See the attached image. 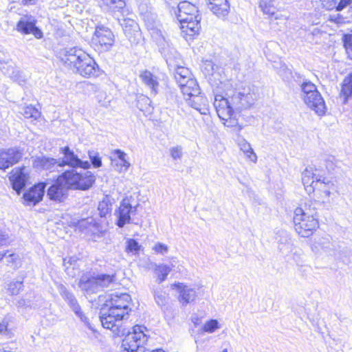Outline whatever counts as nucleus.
Masks as SVG:
<instances>
[{"label":"nucleus","mask_w":352,"mask_h":352,"mask_svg":"<svg viewBox=\"0 0 352 352\" xmlns=\"http://www.w3.org/2000/svg\"><path fill=\"white\" fill-rule=\"evenodd\" d=\"M171 288L178 294L177 300L182 306L195 302L198 298L199 288L192 287L184 283H174Z\"/></svg>","instance_id":"ddd939ff"},{"label":"nucleus","mask_w":352,"mask_h":352,"mask_svg":"<svg viewBox=\"0 0 352 352\" xmlns=\"http://www.w3.org/2000/svg\"><path fill=\"white\" fill-rule=\"evenodd\" d=\"M58 292L60 296L65 299V301H67L68 305L74 312L76 316H78L86 326H87L89 329H91L89 319L81 310V307L79 305L78 300L74 295L72 292H69L63 285H59Z\"/></svg>","instance_id":"4468645a"},{"label":"nucleus","mask_w":352,"mask_h":352,"mask_svg":"<svg viewBox=\"0 0 352 352\" xmlns=\"http://www.w3.org/2000/svg\"><path fill=\"white\" fill-rule=\"evenodd\" d=\"M154 270L157 276L158 283H161L166 279L168 274L172 270V267L167 265L160 264L155 265Z\"/></svg>","instance_id":"f704fd0d"},{"label":"nucleus","mask_w":352,"mask_h":352,"mask_svg":"<svg viewBox=\"0 0 352 352\" xmlns=\"http://www.w3.org/2000/svg\"><path fill=\"white\" fill-rule=\"evenodd\" d=\"M214 107L220 119L230 118L232 116L233 109L231 100L229 101L221 95H217L214 98Z\"/></svg>","instance_id":"5701e85b"},{"label":"nucleus","mask_w":352,"mask_h":352,"mask_svg":"<svg viewBox=\"0 0 352 352\" xmlns=\"http://www.w3.org/2000/svg\"><path fill=\"white\" fill-rule=\"evenodd\" d=\"M87 221L85 219H82L78 222V226L80 227L85 226L87 224Z\"/></svg>","instance_id":"680f3d73"},{"label":"nucleus","mask_w":352,"mask_h":352,"mask_svg":"<svg viewBox=\"0 0 352 352\" xmlns=\"http://www.w3.org/2000/svg\"><path fill=\"white\" fill-rule=\"evenodd\" d=\"M96 98L97 99L98 102L102 107H108L110 105L111 96H109L104 91L101 90L98 87H96Z\"/></svg>","instance_id":"c9c22d12"},{"label":"nucleus","mask_w":352,"mask_h":352,"mask_svg":"<svg viewBox=\"0 0 352 352\" xmlns=\"http://www.w3.org/2000/svg\"><path fill=\"white\" fill-rule=\"evenodd\" d=\"M67 191V188L63 182H59L58 177L55 183L48 188L47 195L51 200L62 201L66 197Z\"/></svg>","instance_id":"a878e982"},{"label":"nucleus","mask_w":352,"mask_h":352,"mask_svg":"<svg viewBox=\"0 0 352 352\" xmlns=\"http://www.w3.org/2000/svg\"><path fill=\"white\" fill-rule=\"evenodd\" d=\"M60 152L63 154V157L60 160L59 166L67 165L74 168L88 169L91 166L88 161L80 160L68 146L60 148Z\"/></svg>","instance_id":"dca6fc26"},{"label":"nucleus","mask_w":352,"mask_h":352,"mask_svg":"<svg viewBox=\"0 0 352 352\" xmlns=\"http://www.w3.org/2000/svg\"><path fill=\"white\" fill-rule=\"evenodd\" d=\"M8 243V239L4 232L0 230V247L6 245Z\"/></svg>","instance_id":"5fc2aeb1"},{"label":"nucleus","mask_w":352,"mask_h":352,"mask_svg":"<svg viewBox=\"0 0 352 352\" xmlns=\"http://www.w3.org/2000/svg\"><path fill=\"white\" fill-rule=\"evenodd\" d=\"M177 18L179 21H186L189 17H197L199 15L197 8L188 1H182L178 4Z\"/></svg>","instance_id":"393cba45"},{"label":"nucleus","mask_w":352,"mask_h":352,"mask_svg":"<svg viewBox=\"0 0 352 352\" xmlns=\"http://www.w3.org/2000/svg\"><path fill=\"white\" fill-rule=\"evenodd\" d=\"M238 145L240 148V150L242 151L243 153H248V151L252 149L250 144L243 138H241L239 140Z\"/></svg>","instance_id":"8fccbe9b"},{"label":"nucleus","mask_w":352,"mask_h":352,"mask_svg":"<svg viewBox=\"0 0 352 352\" xmlns=\"http://www.w3.org/2000/svg\"><path fill=\"white\" fill-rule=\"evenodd\" d=\"M102 4L112 11H118L125 6L124 0H101Z\"/></svg>","instance_id":"58836bf2"},{"label":"nucleus","mask_w":352,"mask_h":352,"mask_svg":"<svg viewBox=\"0 0 352 352\" xmlns=\"http://www.w3.org/2000/svg\"><path fill=\"white\" fill-rule=\"evenodd\" d=\"M219 322L216 319H210L206 322L201 328V331L204 333H212L216 330L220 329Z\"/></svg>","instance_id":"4c0bfd02"},{"label":"nucleus","mask_w":352,"mask_h":352,"mask_svg":"<svg viewBox=\"0 0 352 352\" xmlns=\"http://www.w3.org/2000/svg\"><path fill=\"white\" fill-rule=\"evenodd\" d=\"M232 105L237 111L250 108L256 99L254 88L247 85L239 87L232 96H230Z\"/></svg>","instance_id":"6e6552de"},{"label":"nucleus","mask_w":352,"mask_h":352,"mask_svg":"<svg viewBox=\"0 0 352 352\" xmlns=\"http://www.w3.org/2000/svg\"><path fill=\"white\" fill-rule=\"evenodd\" d=\"M169 154L174 160H179L183 155V148L182 146H172L169 148Z\"/></svg>","instance_id":"37998d69"},{"label":"nucleus","mask_w":352,"mask_h":352,"mask_svg":"<svg viewBox=\"0 0 352 352\" xmlns=\"http://www.w3.org/2000/svg\"><path fill=\"white\" fill-rule=\"evenodd\" d=\"M221 120L224 121L223 124L225 126L234 128L236 126H237L238 120L235 118H232V116Z\"/></svg>","instance_id":"3c124183"},{"label":"nucleus","mask_w":352,"mask_h":352,"mask_svg":"<svg viewBox=\"0 0 352 352\" xmlns=\"http://www.w3.org/2000/svg\"><path fill=\"white\" fill-rule=\"evenodd\" d=\"M60 59L66 67L84 77L96 75L98 67L95 60L80 48L64 50Z\"/></svg>","instance_id":"7ed1b4c3"},{"label":"nucleus","mask_w":352,"mask_h":352,"mask_svg":"<svg viewBox=\"0 0 352 352\" xmlns=\"http://www.w3.org/2000/svg\"><path fill=\"white\" fill-rule=\"evenodd\" d=\"M23 287V281H12L8 285V289L12 295H17Z\"/></svg>","instance_id":"a19ab883"},{"label":"nucleus","mask_w":352,"mask_h":352,"mask_svg":"<svg viewBox=\"0 0 352 352\" xmlns=\"http://www.w3.org/2000/svg\"><path fill=\"white\" fill-rule=\"evenodd\" d=\"M174 76L182 94L187 93L189 91L197 92L198 84L188 68L177 66L175 69Z\"/></svg>","instance_id":"9b49d317"},{"label":"nucleus","mask_w":352,"mask_h":352,"mask_svg":"<svg viewBox=\"0 0 352 352\" xmlns=\"http://www.w3.org/2000/svg\"><path fill=\"white\" fill-rule=\"evenodd\" d=\"M344 47L348 57L352 60V34L345 36Z\"/></svg>","instance_id":"a18cd8bd"},{"label":"nucleus","mask_w":352,"mask_h":352,"mask_svg":"<svg viewBox=\"0 0 352 352\" xmlns=\"http://www.w3.org/2000/svg\"><path fill=\"white\" fill-rule=\"evenodd\" d=\"M351 0H340L338 5L336 6V8L338 11L342 10L347 5H349L351 3Z\"/></svg>","instance_id":"864d4df0"},{"label":"nucleus","mask_w":352,"mask_h":352,"mask_svg":"<svg viewBox=\"0 0 352 352\" xmlns=\"http://www.w3.org/2000/svg\"><path fill=\"white\" fill-rule=\"evenodd\" d=\"M114 281V275L101 274L89 276L84 274L80 278L78 286L86 294L90 295L98 292L102 288L109 287Z\"/></svg>","instance_id":"0eeeda50"},{"label":"nucleus","mask_w":352,"mask_h":352,"mask_svg":"<svg viewBox=\"0 0 352 352\" xmlns=\"http://www.w3.org/2000/svg\"><path fill=\"white\" fill-rule=\"evenodd\" d=\"M301 97L305 104L318 116L324 115L326 104L316 86L311 82H305L301 85Z\"/></svg>","instance_id":"423d86ee"},{"label":"nucleus","mask_w":352,"mask_h":352,"mask_svg":"<svg viewBox=\"0 0 352 352\" xmlns=\"http://www.w3.org/2000/svg\"><path fill=\"white\" fill-rule=\"evenodd\" d=\"M186 97V100L188 104L197 110L202 115H207L209 113V105L208 100L204 96L200 95V89L199 85L197 86V91H189L187 93H184Z\"/></svg>","instance_id":"2eb2a0df"},{"label":"nucleus","mask_w":352,"mask_h":352,"mask_svg":"<svg viewBox=\"0 0 352 352\" xmlns=\"http://www.w3.org/2000/svg\"><path fill=\"white\" fill-rule=\"evenodd\" d=\"M246 157L252 162H256L257 161V155L254 152L253 149H250V151H248V153H244Z\"/></svg>","instance_id":"6e6d98bb"},{"label":"nucleus","mask_w":352,"mask_h":352,"mask_svg":"<svg viewBox=\"0 0 352 352\" xmlns=\"http://www.w3.org/2000/svg\"><path fill=\"white\" fill-rule=\"evenodd\" d=\"M131 298L126 293L111 294L106 301L107 311L100 317L103 327L111 329L117 336H124L126 331L122 321L128 318L131 311Z\"/></svg>","instance_id":"f257e3e1"},{"label":"nucleus","mask_w":352,"mask_h":352,"mask_svg":"<svg viewBox=\"0 0 352 352\" xmlns=\"http://www.w3.org/2000/svg\"><path fill=\"white\" fill-rule=\"evenodd\" d=\"M16 305L18 307H24L28 305V302H27L26 300L21 298L18 300Z\"/></svg>","instance_id":"13d9d810"},{"label":"nucleus","mask_w":352,"mask_h":352,"mask_svg":"<svg viewBox=\"0 0 352 352\" xmlns=\"http://www.w3.org/2000/svg\"><path fill=\"white\" fill-rule=\"evenodd\" d=\"M153 250L157 254L164 255L168 251V247L162 243H157L153 247Z\"/></svg>","instance_id":"09e8293b"},{"label":"nucleus","mask_w":352,"mask_h":352,"mask_svg":"<svg viewBox=\"0 0 352 352\" xmlns=\"http://www.w3.org/2000/svg\"><path fill=\"white\" fill-rule=\"evenodd\" d=\"M23 115L26 118L38 119L40 117V112L32 105L26 106L23 109Z\"/></svg>","instance_id":"ea45409f"},{"label":"nucleus","mask_w":352,"mask_h":352,"mask_svg":"<svg viewBox=\"0 0 352 352\" xmlns=\"http://www.w3.org/2000/svg\"><path fill=\"white\" fill-rule=\"evenodd\" d=\"M45 184H38L23 194V203L28 206H35L42 200L45 193Z\"/></svg>","instance_id":"b1692460"},{"label":"nucleus","mask_w":352,"mask_h":352,"mask_svg":"<svg viewBox=\"0 0 352 352\" xmlns=\"http://www.w3.org/2000/svg\"><path fill=\"white\" fill-rule=\"evenodd\" d=\"M324 8L331 10L335 8L336 3V0H320Z\"/></svg>","instance_id":"603ef678"},{"label":"nucleus","mask_w":352,"mask_h":352,"mask_svg":"<svg viewBox=\"0 0 352 352\" xmlns=\"http://www.w3.org/2000/svg\"><path fill=\"white\" fill-rule=\"evenodd\" d=\"M338 245L333 241L331 236L325 234L322 236H316L311 245V250L317 255H334L337 251Z\"/></svg>","instance_id":"f8f14e48"},{"label":"nucleus","mask_w":352,"mask_h":352,"mask_svg":"<svg viewBox=\"0 0 352 352\" xmlns=\"http://www.w3.org/2000/svg\"><path fill=\"white\" fill-rule=\"evenodd\" d=\"M114 41V34L109 28L102 25L96 26L91 39L92 45L96 51L100 52L109 51Z\"/></svg>","instance_id":"9d476101"},{"label":"nucleus","mask_w":352,"mask_h":352,"mask_svg":"<svg viewBox=\"0 0 352 352\" xmlns=\"http://www.w3.org/2000/svg\"><path fill=\"white\" fill-rule=\"evenodd\" d=\"M192 322L196 327L201 324V320L198 317H193L192 318Z\"/></svg>","instance_id":"bf43d9fd"},{"label":"nucleus","mask_w":352,"mask_h":352,"mask_svg":"<svg viewBox=\"0 0 352 352\" xmlns=\"http://www.w3.org/2000/svg\"><path fill=\"white\" fill-rule=\"evenodd\" d=\"M200 21V15H197V17H189L186 21H179L182 34L186 40L191 39L199 34L201 29Z\"/></svg>","instance_id":"6ab92c4d"},{"label":"nucleus","mask_w":352,"mask_h":352,"mask_svg":"<svg viewBox=\"0 0 352 352\" xmlns=\"http://www.w3.org/2000/svg\"><path fill=\"white\" fill-rule=\"evenodd\" d=\"M138 9L142 20L144 21L148 30L159 26L157 21V16L152 12L151 8L148 9L145 4H140Z\"/></svg>","instance_id":"bb28decb"},{"label":"nucleus","mask_w":352,"mask_h":352,"mask_svg":"<svg viewBox=\"0 0 352 352\" xmlns=\"http://www.w3.org/2000/svg\"><path fill=\"white\" fill-rule=\"evenodd\" d=\"M60 160L54 158H49L45 157H39L35 160L34 164L38 168H41L45 170H51L55 166H59Z\"/></svg>","instance_id":"72a5a7b5"},{"label":"nucleus","mask_w":352,"mask_h":352,"mask_svg":"<svg viewBox=\"0 0 352 352\" xmlns=\"http://www.w3.org/2000/svg\"><path fill=\"white\" fill-rule=\"evenodd\" d=\"M151 352H165V351L161 349H155V350H153Z\"/></svg>","instance_id":"0e129e2a"},{"label":"nucleus","mask_w":352,"mask_h":352,"mask_svg":"<svg viewBox=\"0 0 352 352\" xmlns=\"http://www.w3.org/2000/svg\"><path fill=\"white\" fill-rule=\"evenodd\" d=\"M7 253H8V252H5V253H2V252H0V261H1L2 259H3V258H5V259H6V254H7Z\"/></svg>","instance_id":"e2e57ef3"},{"label":"nucleus","mask_w":352,"mask_h":352,"mask_svg":"<svg viewBox=\"0 0 352 352\" xmlns=\"http://www.w3.org/2000/svg\"><path fill=\"white\" fill-rule=\"evenodd\" d=\"M110 159L113 169L119 173L126 172L131 166L127 154L120 149L113 150Z\"/></svg>","instance_id":"412c9836"},{"label":"nucleus","mask_w":352,"mask_h":352,"mask_svg":"<svg viewBox=\"0 0 352 352\" xmlns=\"http://www.w3.org/2000/svg\"><path fill=\"white\" fill-rule=\"evenodd\" d=\"M140 249L139 243L133 239H129L127 241L126 251L137 254Z\"/></svg>","instance_id":"c03bdc74"},{"label":"nucleus","mask_w":352,"mask_h":352,"mask_svg":"<svg viewBox=\"0 0 352 352\" xmlns=\"http://www.w3.org/2000/svg\"><path fill=\"white\" fill-rule=\"evenodd\" d=\"M8 332V323L5 321L0 322V334H6Z\"/></svg>","instance_id":"4d7b16f0"},{"label":"nucleus","mask_w":352,"mask_h":352,"mask_svg":"<svg viewBox=\"0 0 352 352\" xmlns=\"http://www.w3.org/2000/svg\"><path fill=\"white\" fill-rule=\"evenodd\" d=\"M209 8L218 17H225L230 12L228 0H214L208 3Z\"/></svg>","instance_id":"c85d7f7f"},{"label":"nucleus","mask_w":352,"mask_h":352,"mask_svg":"<svg viewBox=\"0 0 352 352\" xmlns=\"http://www.w3.org/2000/svg\"><path fill=\"white\" fill-rule=\"evenodd\" d=\"M144 330H146L145 327L135 325L132 328V331H128L122 342L124 350L134 352L144 345L148 340Z\"/></svg>","instance_id":"1a4fd4ad"},{"label":"nucleus","mask_w":352,"mask_h":352,"mask_svg":"<svg viewBox=\"0 0 352 352\" xmlns=\"http://www.w3.org/2000/svg\"><path fill=\"white\" fill-rule=\"evenodd\" d=\"M125 35L131 39L140 34L138 24L133 19H124L120 22Z\"/></svg>","instance_id":"2f4dec72"},{"label":"nucleus","mask_w":352,"mask_h":352,"mask_svg":"<svg viewBox=\"0 0 352 352\" xmlns=\"http://www.w3.org/2000/svg\"><path fill=\"white\" fill-rule=\"evenodd\" d=\"M89 157L91 161L93 166L95 168H98L102 166V161L98 154L95 151H89Z\"/></svg>","instance_id":"49530a36"},{"label":"nucleus","mask_w":352,"mask_h":352,"mask_svg":"<svg viewBox=\"0 0 352 352\" xmlns=\"http://www.w3.org/2000/svg\"><path fill=\"white\" fill-rule=\"evenodd\" d=\"M234 129V131L237 133V135H239V132L242 130L243 126L240 124H239V122L237 123V126H236Z\"/></svg>","instance_id":"052dcab7"},{"label":"nucleus","mask_w":352,"mask_h":352,"mask_svg":"<svg viewBox=\"0 0 352 352\" xmlns=\"http://www.w3.org/2000/svg\"><path fill=\"white\" fill-rule=\"evenodd\" d=\"M142 82L151 90V94L155 96L160 87L158 78L149 71H144L140 76Z\"/></svg>","instance_id":"cd10ccee"},{"label":"nucleus","mask_w":352,"mask_h":352,"mask_svg":"<svg viewBox=\"0 0 352 352\" xmlns=\"http://www.w3.org/2000/svg\"><path fill=\"white\" fill-rule=\"evenodd\" d=\"M135 212L136 207H132L129 199H123L120 204L118 210L116 212L118 217L117 226L119 228H123L125 224L129 223L131 214H135Z\"/></svg>","instance_id":"aec40b11"},{"label":"nucleus","mask_w":352,"mask_h":352,"mask_svg":"<svg viewBox=\"0 0 352 352\" xmlns=\"http://www.w3.org/2000/svg\"><path fill=\"white\" fill-rule=\"evenodd\" d=\"M36 20L32 16H23L16 24L18 32L24 34H32L35 38H41L43 37L42 31L36 26Z\"/></svg>","instance_id":"f3484780"},{"label":"nucleus","mask_w":352,"mask_h":352,"mask_svg":"<svg viewBox=\"0 0 352 352\" xmlns=\"http://www.w3.org/2000/svg\"><path fill=\"white\" fill-rule=\"evenodd\" d=\"M260 8L263 14L268 15L270 18L274 17L275 19L286 20V17L277 12L274 0H261Z\"/></svg>","instance_id":"7c9ffc66"},{"label":"nucleus","mask_w":352,"mask_h":352,"mask_svg":"<svg viewBox=\"0 0 352 352\" xmlns=\"http://www.w3.org/2000/svg\"><path fill=\"white\" fill-rule=\"evenodd\" d=\"M314 210L309 209L305 211L302 208H297L294 211V223L296 232L302 237H309L318 227V221L314 217Z\"/></svg>","instance_id":"39448f33"},{"label":"nucleus","mask_w":352,"mask_h":352,"mask_svg":"<svg viewBox=\"0 0 352 352\" xmlns=\"http://www.w3.org/2000/svg\"><path fill=\"white\" fill-rule=\"evenodd\" d=\"M9 179L12 188L19 194L29 179V172L25 167L16 168L11 172Z\"/></svg>","instance_id":"a211bd4d"},{"label":"nucleus","mask_w":352,"mask_h":352,"mask_svg":"<svg viewBox=\"0 0 352 352\" xmlns=\"http://www.w3.org/2000/svg\"><path fill=\"white\" fill-rule=\"evenodd\" d=\"M317 170L309 167L302 173V182L306 192L318 204L329 202L331 193L336 191L334 183L329 179L317 174Z\"/></svg>","instance_id":"f03ea898"},{"label":"nucleus","mask_w":352,"mask_h":352,"mask_svg":"<svg viewBox=\"0 0 352 352\" xmlns=\"http://www.w3.org/2000/svg\"><path fill=\"white\" fill-rule=\"evenodd\" d=\"M222 352H228L227 349H224Z\"/></svg>","instance_id":"338daca9"},{"label":"nucleus","mask_w":352,"mask_h":352,"mask_svg":"<svg viewBox=\"0 0 352 352\" xmlns=\"http://www.w3.org/2000/svg\"><path fill=\"white\" fill-rule=\"evenodd\" d=\"M99 213L100 217H106L107 214H109L111 211V208L109 206L108 204L103 201L99 203L98 208Z\"/></svg>","instance_id":"de8ad7c7"},{"label":"nucleus","mask_w":352,"mask_h":352,"mask_svg":"<svg viewBox=\"0 0 352 352\" xmlns=\"http://www.w3.org/2000/svg\"><path fill=\"white\" fill-rule=\"evenodd\" d=\"M26 3H30L32 0H23Z\"/></svg>","instance_id":"69168bd1"},{"label":"nucleus","mask_w":352,"mask_h":352,"mask_svg":"<svg viewBox=\"0 0 352 352\" xmlns=\"http://www.w3.org/2000/svg\"><path fill=\"white\" fill-rule=\"evenodd\" d=\"M6 260L8 265H10L14 268L19 267V266L21 265V260L19 255L16 254L7 253Z\"/></svg>","instance_id":"79ce46f5"},{"label":"nucleus","mask_w":352,"mask_h":352,"mask_svg":"<svg viewBox=\"0 0 352 352\" xmlns=\"http://www.w3.org/2000/svg\"><path fill=\"white\" fill-rule=\"evenodd\" d=\"M59 182H63L67 189L86 190L90 188L96 181L91 171L78 173L74 169L65 171L58 176Z\"/></svg>","instance_id":"20e7f679"},{"label":"nucleus","mask_w":352,"mask_h":352,"mask_svg":"<svg viewBox=\"0 0 352 352\" xmlns=\"http://www.w3.org/2000/svg\"><path fill=\"white\" fill-rule=\"evenodd\" d=\"M340 96L343 99V102L346 103L352 97V74L344 77L341 84Z\"/></svg>","instance_id":"473e14b6"},{"label":"nucleus","mask_w":352,"mask_h":352,"mask_svg":"<svg viewBox=\"0 0 352 352\" xmlns=\"http://www.w3.org/2000/svg\"><path fill=\"white\" fill-rule=\"evenodd\" d=\"M153 296L155 302L160 307L165 306L168 302V294L161 289L153 291Z\"/></svg>","instance_id":"e433bc0d"},{"label":"nucleus","mask_w":352,"mask_h":352,"mask_svg":"<svg viewBox=\"0 0 352 352\" xmlns=\"http://www.w3.org/2000/svg\"><path fill=\"white\" fill-rule=\"evenodd\" d=\"M149 31L151 36L159 46L161 53L166 56L170 45L163 32L158 26L149 30Z\"/></svg>","instance_id":"c756f323"},{"label":"nucleus","mask_w":352,"mask_h":352,"mask_svg":"<svg viewBox=\"0 0 352 352\" xmlns=\"http://www.w3.org/2000/svg\"><path fill=\"white\" fill-rule=\"evenodd\" d=\"M22 153L16 148L0 151V169L5 170L17 163Z\"/></svg>","instance_id":"4be33fe9"}]
</instances>
